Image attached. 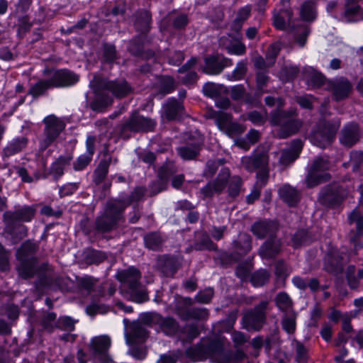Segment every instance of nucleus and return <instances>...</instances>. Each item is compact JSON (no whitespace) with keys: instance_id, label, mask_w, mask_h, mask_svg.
Wrapping results in <instances>:
<instances>
[{"instance_id":"nucleus-22","label":"nucleus","mask_w":363,"mask_h":363,"mask_svg":"<svg viewBox=\"0 0 363 363\" xmlns=\"http://www.w3.org/2000/svg\"><path fill=\"white\" fill-rule=\"evenodd\" d=\"M202 147L203 141L196 138L189 140L184 145L177 147L176 151L183 160H196L200 155Z\"/></svg>"},{"instance_id":"nucleus-4","label":"nucleus","mask_w":363,"mask_h":363,"mask_svg":"<svg viewBox=\"0 0 363 363\" xmlns=\"http://www.w3.org/2000/svg\"><path fill=\"white\" fill-rule=\"evenodd\" d=\"M269 122L272 125L279 126L278 136L279 138H287L296 134L301 127L302 122L297 118L296 110L284 111L277 108L270 113Z\"/></svg>"},{"instance_id":"nucleus-45","label":"nucleus","mask_w":363,"mask_h":363,"mask_svg":"<svg viewBox=\"0 0 363 363\" xmlns=\"http://www.w3.org/2000/svg\"><path fill=\"white\" fill-rule=\"evenodd\" d=\"M315 238L306 229L298 230L292 236L291 242L294 247L307 245L311 243Z\"/></svg>"},{"instance_id":"nucleus-35","label":"nucleus","mask_w":363,"mask_h":363,"mask_svg":"<svg viewBox=\"0 0 363 363\" xmlns=\"http://www.w3.org/2000/svg\"><path fill=\"white\" fill-rule=\"evenodd\" d=\"M128 50L131 55L146 60L155 55L152 50H144V40L140 36L135 37L130 41Z\"/></svg>"},{"instance_id":"nucleus-43","label":"nucleus","mask_w":363,"mask_h":363,"mask_svg":"<svg viewBox=\"0 0 363 363\" xmlns=\"http://www.w3.org/2000/svg\"><path fill=\"white\" fill-rule=\"evenodd\" d=\"M246 359L247 354L241 350H224L219 363H242Z\"/></svg>"},{"instance_id":"nucleus-49","label":"nucleus","mask_w":363,"mask_h":363,"mask_svg":"<svg viewBox=\"0 0 363 363\" xmlns=\"http://www.w3.org/2000/svg\"><path fill=\"white\" fill-rule=\"evenodd\" d=\"M177 269V261L173 257H164L160 261V270L167 277H173Z\"/></svg>"},{"instance_id":"nucleus-6","label":"nucleus","mask_w":363,"mask_h":363,"mask_svg":"<svg viewBox=\"0 0 363 363\" xmlns=\"http://www.w3.org/2000/svg\"><path fill=\"white\" fill-rule=\"evenodd\" d=\"M74 282L67 277H55L50 266L44 269V274L35 279L33 286L36 292L43 294L48 289L74 291Z\"/></svg>"},{"instance_id":"nucleus-46","label":"nucleus","mask_w":363,"mask_h":363,"mask_svg":"<svg viewBox=\"0 0 363 363\" xmlns=\"http://www.w3.org/2000/svg\"><path fill=\"white\" fill-rule=\"evenodd\" d=\"M251 14V7L250 6H245L238 9L236 13L235 19L233 20L231 28L236 33H239L243 23L248 19Z\"/></svg>"},{"instance_id":"nucleus-13","label":"nucleus","mask_w":363,"mask_h":363,"mask_svg":"<svg viewBox=\"0 0 363 363\" xmlns=\"http://www.w3.org/2000/svg\"><path fill=\"white\" fill-rule=\"evenodd\" d=\"M346 193L339 185H327L322 188L318 196V202L330 208L338 207L345 200Z\"/></svg>"},{"instance_id":"nucleus-15","label":"nucleus","mask_w":363,"mask_h":363,"mask_svg":"<svg viewBox=\"0 0 363 363\" xmlns=\"http://www.w3.org/2000/svg\"><path fill=\"white\" fill-rule=\"evenodd\" d=\"M45 76L50 75L49 79L53 88L67 87L78 82L79 76L68 69H58L52 71L45 69L43 71Z\"/></svg>"},{"instance_id":"nucleus-30","label":"nucleus","mask_w":363,"mask_h":363,"mask_svg":"<svg viewBox=\"0 0 363 363\" xmlns=\"http://www.w3.org/2000/svg\"><path fill=\"white\" fill-rule=\"evenodd\" d=\"M5 223L4 233L11 236L12 242L16 244L28 234V228L15 221L3 220Z\"/></svg>"},{"instance_id":"nucleus-11","label":"nucleus","mask_w":363,"mask_h":363,"mask_svg":"<svg viewBox=\"0 0 363 363\" xmlns=\"http://www.w3.org/2000/svg\"><path fill=\"white\" fill-rule=\"evenodd\" d=\"M194 299L190 297L182 298L175 306L176 314L182 320L190 319L201 320L208 318V311L204 308L190 306L194 303Z\"/></svg>"},{"instance_id":"nucleus-41","label":"nucleus","mask_w":363,"mask_h":363,"mask_svg":"<svg viewBox=\"0 0 363 363\" xmlns=\"http://www.w3.org/2000/svg\"><path fill=\"white\" fill-rule=\"evenodd\" d=\"M176 335L182 342L191 343L199 337L200 331L196 324L190 323L186 324L182 328L179 326V330Z\"/></svg>"},{"instance_id":"nucleus-20","label":"nucleus","mask_w":363,"mask_h":363,"mask_svg":"<svg viewBox=\"0 0 363 363\" xmlns=\"http://www.w3.org/2000/svg\"><path fill=\"white\" fill-rule=\"evenodd\" d=\"M242 163L248 172L269 167V156L263 149H256L249 157L242 159Z\"/></svg>"},{"instance_id":"nucleus-58","label":"nucleus","mask_w":363,"mask_h":363,"mask_svg":"<svg viewBox=\"0 0 363 363\" xmlns=\"http://www.w3.org/2000/svg\"><path fill=\"white\" fill-rule=\"evenodd\" d=\"M270 278V273L267 269H261L255 272L250 277V281L254 286L259 287L266 284Z\"/></svg>"},{"instance_id":"nucleus-25","label":"nucleus","mask_w":363,"mask_h":363,"mask_svg":"<svg viewBox=\"0 0 363 363\" xmlns=\"http://www.w3.org/2000/svg\"><path fill=\"white\" fill-rule=\"evenodd\" d=\"M116 277L123 287L129 289L140 285L141 273L137 268L130 267L126 269L118 272Z\"/></svg>"},{"instance_id":"nucleus-57","label":"nucleus","mask_w":363,"mask_h":363,"mask_svg":"<svg viewBox=\"0 0 363 363\" xmlns=\"http://www.w3.org/2000/svg\"><path fill=\"white\" fill-rule=\"evenodd\" d=\"M301 16L306 21H313L315 18V3L313 1H305L301 7Z\"/></svg>"},{"instance_id":"nucleus-24","label":"nucleus","mask_w":363,"mask_h":363,"mask_svg":"<svg viewBox=\"0 0 363 363\" xmlns=\"http://www.w3.org/2000/svg\"><path fill=\"white\" fill-rule=\"evenodd\" d=\"M36 209L34 206H24L13 211H8L3 214V220H10L17 223L30 222L34 218Z\"/></svg>"},{"instance_id":"nucleus-36","label":"nucleus","mask_w":363,"mask_h":363,"mask_svg":"<svg viewBox=\"0 0 363 363\" xmlns=\"http://www.w3.org/2000/svg\"><path fill=\"white\" fill-rule=\"evenodd\" d=\"M232 245L233 252L240 258L252 250V238L248 234H240L238 239L232 242Z\"/></svg>"},{"instance_id":"nucleus-54","label":"nucleus","mask_w":363,"mask_h":363,"mask_svg":"<svg viewBox=\"0 0 363 363\" xmlns=\"http://www.w3.org/2000/svg\"><path fill=\"white\" fill-rule=\"evenodd\" d=\"M130 298L133 301L138 303H142L149 300L148 292L147 289L141 285L134 286L128 289Z\"/></svg>"},{"instance_id":"nucleus-37","label":"nucleus","mask_w":363,"mask_h":363,"mask_svg":"<svg viewBox=\"0 0 363 363\" xmlns=\"http://www.w3.org/2000/svg\"><path fill=\"white\" fill-rule=\"evenodd\" d=\"M278 194L280 199L291 207L295 206L300 200L298 191L288 184L279 187Z\"/></svg>"},{"instance_id":"nucleus-3","label":"nucleus","mask_w":363,"mask_h":363,"mask_svg":"<svg viewBox=\"0 0 363 363\" xmlns=\"http://www.w3.org/2000/svg\"><path fill=\"white\" fill-rule=\"evenodd\" d=\"M228 185V196L235 199L240 194L242 186V179L240 176L230 177L228 168H222L217 177L208 182L200 192L204 198H211L214 194H220Z\"/></svg>"},{"instance_id":"nucleus-38","label":"nucleus","mask_w":363,"mask_h":363,"mask_svg":"<svg viewBox=\"0 0 363 363\" xmlns=\"http://www.w3.org/2000/svg\"><path fill=\"white\" fill-rule=\"evenodd\" d=\"M134 26L143 34L147 33L151 28L152 14L147 10H140L135 13Z\"/></svg>"},{"instance_id":"nucleus-14","label":"nucleus","mask_w":363,"mask_h":363,"mask_svg":"<svg viewBox=\"0 0 363 363\" xmlns=\"http://www.w3.org/2000/svg\"><path fill=\"white\" fill-rule=\"evenodd\" d=\"M339 125V124L335 125L330 122H325L311 133L310 141L314 145L323 149L329 147L334 140Z\"/></svg>"},{"instance_id":"nucleus-56","label":"nucleus","mask_w":363,"mask_h":363,"mask_svg":"<svg viewBox=\"0 0 363 363\" xmlns=\"http://www.w3.org/2000/svg\"><path fill=\"white\" fill-rule=\"evenodd\" d=\"M32 26L33 23L30 21V17L28 15L19 16L16 25L17 37L20 39H23L30 30Z\"/></svg>"},{"instance_id":"nucleus-10","label":"nucleus","mask_w":363,"mask_h":363,"mask_svg":"<svg viewBox=\"0 0 363 363\" xmlns=\"http://www.w3.org/2000/svg\"><path fill=\"white\" fill-rule=\"evenodd\" d=\"M45 138L40 141V150L43 152L50 147L65 128V123L55 115H50L43 121Z\"/></svg>"},{"instance_id":"nucleus-8","label":"nucleus","mask_w":363,"mask_h":363,"mask_svg":"<svg viewBox=\"0 0 363 363\" xmlns=\"http://www.w3.org/2000/svg\"><path fill=\"white\" fill-rule=\"evenodd\" d=\"M123 213L114 201H108L104 213L95 219L98 233H106L116 229L119 222L124 220Z\"/></svg>"},{"instance_id":"nucleus-17","label":"nucleus","mask_w":363,"mask_h":363,"mask_svg":"<svg viewBox=\"0 0 363 363\" xmlns=\"http://www.w3.org/2000/svg\"><path fill=\"white\" fill-rule=\"evenodd\" d=\"M326 89L332 94L335 101H340L350 96L352 85L347 78L339 77L328 80Z\"/></svg>"},{"instance_id":"nucleus-28","label":"nucleus","mask_w":363,"mask_h":363,"mask_svg":"<svg viewBox=\"0 0 363 363\" xmlns=\"http://www.w3.org/2000/svg\"><path fill=\"white\" fill-rule=\"evenodd\" d=\"M147 189L145 186H135L128 197H121L113 200L121 209L124 212L125 209L133 203L140 202L145 199Z\"/></svg>"},{"instance_id":"nucleus-53","label":"nucleus","mask_w":363,"mask_h":363,"mask_svg":"<svg viewBox=\"0 0 363 363\" xmlns=\"http://www.w3.org/2000/svg\"><path fill=\"white\" fill-rule=\"evenodd\" d=\"M76 280L77 289L79 291H85L88 294L93 291L99 281L98 279L89 275H84L82 277H77Z\"/></svg>"},{"instance_id":"nucleus-52","label":"nucleus","mask_w":363,"mask_h":363,"mask_svg":"<svg viewBox=\"0 0 363 363\" xmlns=\"http://www.w3.org/2000/svg\"><path fill=\"white\" fill-rule=\"evenodd\" d=\"M296 318L297 313L296 311L289 313H284L281 318V327L283 330L289 335L294 334L296 331Z\"/></svg>"},{"instance_id":"nucleus-33","label":"nucleus","mask_w":363,"mask_h":363,"mask_svg":"<svg viewBox=\"0 0 363 363\" xmlns=\"http://www.w3.org/2000/svg\"><path fill=\"white\" fill-rule=\"evenodd\" d=\"M73 160V156L71 154L66 155H60L55 162H53L50 167L49 174L53 177V179L57 182L64 174L65 169L69 166Z\"/></svg>"},{"instance_id":"nucleus-55","label":"nucleus","mask_w":363,"mask_h":363,"mask_svg":"<svg viewBox=\"0 0 363 363\" xmlns=\"http://www.w3.org/2000/svg\"><path fill=\"white\" fill-rule=\"evenodd\" d=\"M144 323L140 321H133L130 325V336L134 340H144L148 336L147 330L143 326ZM145 325H146L145 324Z\"/></svg>"},{"instance_id":"nucleus-18","label":"nucleus","mask_w":363,"mask_h":363,"mask_svg":"<svg viewBox=\"0 0 363 363\" xmlns=\"http://www.w3.org/2000/svg\"><path fill=\"white\" fill-rule=\"evenodd\" d=\"M161 116L168 121H181L186 116L183 101L175 98H169L162 105Z\"/></svg>"},{"instance_id":"nucleus-9","label":"nucleus","mask_w":363,"mask_h":363,"mask_svg":"<svg viewBox=\"0 0 363 363\" xmlns=\"http://www.w3.org/2000/svg\"><path fill=\"white\" fill-rule=\"evenodd\" d=\"M140 320L147 326L169 337L176 335L179 330V323L174 318L164 317L157 312L143 313L140 314Z\"/></svg>"},{"instance_id":"nucleus-50","label":"nucleus","mask_w":363,"mask_h":363,"mask_svg":"<svg viewBox=\"0 0 363 363\" xmlns=\"http://www.w3.org/2000/svg\"><path fill=\"white\" fill-rule=\"evenodd\" d=\"M169 21L176 30L184 29L189 23V16L184 13L173 11L168 15Z\"/></svg>"},{"instance_id":"nucleus-2","label":"nucleus","mask_w":363,"mask_h":363,"mask_svg":"<svg viewBox=\"0 0 363 363\" xmlns=\"http://www.w3.org/2000/svg\"><path fill=\"white\" fill-rule=\"evenodd\" d=\"M108 91L116 98H124L133 91V88L124 79L109 80L99 79L97 82V97L91 104V108L95 111H101L113 103V98L106 92Z\"/></svg>"},{"instance_id":"nucleus-60","label":"nucleus","mask_w":363,"mask_h":363,"mask_svg":"<svg viewBox=\"0 0 363 363\" xmlns=\"http://www.w3.org/2000/svg\"><path fill=\"white\" fill-rule=\"evenodd\" d=\"M176 89V82L173 77L163 76L159 80V92L162 95L168 94Z\"/></svg>"},{"instance_id":"nucleus-63","label":"nucleus","mask_w":363,"mask_h":363,"mask_svg":"<svg viewBox=\"0 0 363 363\" xmlns=\"http://www.w3.org/2000/svg\"><path fill=\"white\" fill-rule=\"evenodd\" d=\"M356 267L355 265L350 264L349 265L345 271V278L347 280V283L348 286L352 290H357L359 289L360 286V282L358 279L356 277Z\"/></svg>"},{"instance_id":"nucleus-23","label":"nucleus","mask_w":363,"mask_h":363,"mask_svg":"<svg viewBox=\"0 0 363 363\" xmlns=\"http://www.w3.org/2000/svg\"><path fill=\"white\" fill-rule=\"evenodd\" d=\"M110 346L111 339L107 335L95 337L90 342V347L94 356L104 363H108L109 361L108 352Z\"/></svg>"},{"instance_id":"nucleus-42","label":"nucleus","mask_w":363,"mask_h":363,"mask_svg":"<svg viewBox=\"0 0 363 363\" xmlns=\"http://www.w3.org/2000/svg\"><path fill=\"white\" fill-rule=\"evenodd\" d=\"M277 307L284 314L294 312V303L286 292L278 293L274 298Z\"/></svg>"},{"instance_id":"nucleus-40","label":"nucleus","mask_w":363,"mask_h":363,"mask_svg":"<svg viewBox=\"0 0 363 363\" xmlns=\"http://www.w3.org/2000/svg\"><path fill=\"white\" fill-rule=\"evenodd\" d=\"M193 247L196 250H209L216 251L218 246L210 238L209 235L205 232H196L195 240Z\"/></svg>"},{"instance_id":"nucleus-48","label":"nucleus","mask_w":363,"mask_h":363,"mask_svg":"<svg viewBox=\"0 0 363 363\" xmlns=\"http://www.w3.org/2000/svg\"><path fill=\"white\" fill-rule=\"evenodd\" d=\"M306 77H307L308 84L313 88H319L324 84L327 85V79L325 77L317 70L310 67L306 70Z\"/></svg>"},{"instance_id":"nucleus-29","label":"nucleus","mask_w":363,"mask_h":363,"mask_svg":"<svg viewBox=\"0 0 363 363\" xmlns=\"http://www.w3.org/2000/svg\"><path fill=\"white\" fill-rule=\"evenodd\" d=\"M302 148V140L300 139L294 140L289 148L282 150L279 162L284 166L294 162L299 157Z\"/></svg>"},{"instance_id":"nucleus-64","label":"nucleus","mask_w":363,"mask_h":363,"mask_svg":"<svg viewBox=\"0 0 363 363\" xmlns=\"http://www.w3.org/2000/svg\"><path fill=\"white\" fill-rule=\"evenodd\" d=\"M168 182L162 178L157 177V179L151 182L148 186L149 196L152 197L159 193L167 189Z\"/></svg>"},{"instance_id":"nucleus-44","label":"nucleus","mask_w":363,"mask_h":363,"mask_svg":"<svg viewBox=\"0 0 363 363\" xmlns=\"http://www.w3.org/2000/svg\"><path fill=\"white\" fill-rule=\"evenodd\" d=\"M53 88L50 79H40L30 86L28 94L31 95L33 99H36L41 96L46 94L49 89Z\"/></svg>"},{"instance_id":"nucleus-62","label":"nucleus","mask_w":363,"mask_h":363,"mask_svg":"<svg viewBox=\"0 0 363 363\" xmlns=\"http://www.w3.org/2000/svg\"><path fill=\"white\" fill-rule=\"evenodd\" d=\"M106 258L107 256L105 252L94 249L88 250L84 257L88 264H99L103 262Z\"/></svg>"},{"instance_id":"nucleus-51","label":"nucleus","mask_w":363,"mask_h":363,"mask_svg":"<svg viewBox=\"0 0 363 363\" xmlns=\"http://www.w3.org/2000/svg\"><path fill=\"white\" fill-rule=\"evenodd\" d=\"M111 164L110 158L101 160L93 175V181L96 184H100L106 179Z\"/></svg>"},{"instance_id":"nucleus-61","label":"nucleus","mask_w":363,"mask_h":363,"mask_svg":"<svg viewBox=\"0 0 363 363\" xmlns=\"http://www.w3.org/2000/svg\"><path fill=\"white\" fill-rule=\"evenodd\" d=\"M247 72V60L239 61L231 74L227 75L230 81H238L244 79Z\"/></svg>"},{"instance_id":"nucleus-31","label":"nucleus","mask_w":363,"mask_h":363,"mask_svg":"<svg viewBox=\"0 0 363 363\" xmlns=\"http://www.w3.org/2000/svg\"><path fill=\"white\" fill-rule=\"evenodd\" d=\"M281 243L277 237L268 238L259 247V255L262 259L274 258L281 252Z\"/></svg>"},{"instance_id":"nucleus-59","label":"nucleus","mask_w":363,"mask_h":363,"mask_svg":"<svg viewBox=\"0 0 363 363\" xmlns=\"http://www.w3.org/2000/svg\"><path fill=\"white\" fill-rule=\"evenodd\" d=\"M177 170V167L174 162L167 161L159 168L157 176L168 182L169 179L174 175Z\"/></svg>"},{"instance_id":"nucleus-12","label":"nucleus","mask_w":363,"mask_h":363,"mask_svg":"<svg viewBox=\"0 0 363 363\" xmlns=\"http://www.w3.org/2000/svg\"><path fill=\"white\" fill-rule=\"evenodd\" d=\"M329 169L328 160L318 157L311 164L306 178L307 186L313 188L330 179V174L326 172Z\"/></svg>"},{"instance_id":"nucleus-47","label":"nucleus","mask_w":363,"mask_h":363,"mask_svg":"<svg viewBox=\"0 0 363 363\" xmlns=\"http://www.w3.org/2000/svg\"><path fill=\"white\" fill-rule=\"evenodd\" d=\"M291 272V268L283 259L276 262L274 274L277 284L284 286L286 279Z\"/></svg>"},{"instance_id":"nucleus-7","label":"nucleus","mask_w":363,"mask_h":363,"mask_svg":"<svg viewBox=\"0 0 363 363\" xmlns=\"http://www.w3.org/2000/svg\"><path fill=\"white\" fill-rule=\"evenodd\" d=\"M224 347L223 344L217 340H201L196 345L186 349V355L195 360L202 361L211 359L216 363H219L223 354Z\"/></svg>"},{"instance_id":"nucleus-32","label":"nucleus","mask_w":363,"mask_h":363,"mask_svg":"<svg viewBox=\"0 0 363 363\" xmlns=\"http://www.w3.org/2000/svg\"><path fill=\"white\" fill-rule=\"evenodd\" d=\"M342 259L343 257L339 251L333 250L330 252L325 259V270L335 274L340 273L342 271Z\"/></svg>"},{"instance_id":"nucleus-26","label":"nucleus","mask_w":363,"mask_h":363,"mask_svg":"<svg viewBox=\"0 0 363 363\" xmlns=\"http://www.w3.org/2000/svg\"><path fill=\"white\" fill-rule=\"evenodd\" d=\"M278 230L275 222L268 220H262L255 222L251 226L252 233L259 239L276 237L275 234Z\"/></svg>"},{"instance_id":"nucleus-16","label":"nucleus","mask_w":363,"mask_h":363,"mask_svg":"<svg viewBox=\"0 0 363 363\" xmlns=\"http://www.w3.org/2000/svg\"><path fill=\"white\" fill-rule=\"evenodd\" d=\"M268 305V301H262L252 310L245 314L243 321L247 329L258 331L262 328L266 321V310Z\"/></svg>"},{"instance_id":"nucleus-1","label":"nucleus","mask_w":363,"mask_h":363,"mask_svg":"<svg viewBox=\"0 0 363 363\" xmlns=\"http://www.w3.org/2000/svg\"><path fill=\"white\" fill-rule=\"evenodd\" d=\"M39 249L37 242L32 240H26L16 251V259L18 264L16 266V270L19 277L28 280L35 277L40 274H44V269L48 267V262L40 264L38 263V259L36 253Z\"/></svg>"},{"instance_id":"nucleus-27","label":"nucleus","mask_w":363,"mask_h":363,"mask_svg":"<svg viewBox=\"0 0 363 363\" xmlns=\"http://www.w3.org/2000/svg\"><path fill=\"white\" fill-rule=\"evenodd\" d=\"M28 144V139L25 136H19L13 138L8 142L1 150L3 160L14 156L24 151Z\"/></svg>"},{"instance_id":"nucleus-5","label":"nucleus","mask_w":363,"mask_h":363,"mask_svg":"<svg viewBox=\"0 0 363 363\" xmlns=\"http://www.w3.org/2000/svg\"><path fill=\"white\" fill-rule=\"evenodd\" d=\"M157 126L155 119L141 115L135 111L125 119L118 127V133L121 138L127 140L132 134L153 132Z\"/></svg>"},{"instance_id":"nucleus-19","label":"nucleus","mask_w":363,"mask_h":363,"mask_svg":"<svg viewBox=\"0 0 363 363\" xmlns=\"http://www.w3.org/2000/svg\"><path fill=\"white\" fill-rule=\"evenodd\" d=\"M205 65L203 72L207 74L217 75L220 74L224 68L233 65V60L222 55H211L204 59Z\"/></svg>"},{"instance_id":"nucleus-34","label":"nucleus","mask_w":363,"mask_h":363,"mask_svg":"<svg viewBox=\"0 0 363 363\" xmlns=\"http://www.w3.org/2000/svg\"><path fill=\"white\" fill-rule=\"evenodd\" d=\"M348 223L356 225V230H352L349 234L350 242L356 245L357 240L363 235V216L354 210L348 216Z\"/></svg>"},{"instance_id":"nucleus-21","label":"nucleus","mask_w":363,"mask_h":363,"mask_svg":"<svg viewBox=\"0 0 363 363\" xmlns=\"http://www.w3.org/2000/svg\"><path fill=\"white\" fill-rule=\"evenodd\" d=\"M361 138V130L356 122H350L345 124L340 133V143L347 147H351L357 144Z\"/></svg>"},{"instance_id":"nucleus-39","label":"nucleus","mask_w":363,"mask_h":363,"mask_svg":"<svg viewBox=\"0 0 363 363\" xmlns=\"http://www.w3.org/2000/svg\"><path fill=\"white\" fill-rule=\"evenodd\" d=\"M143 241L146 248L157 252L161 250L165 238L161 232L152 231L143 236Z\"/></svg>"}]
</instances>
